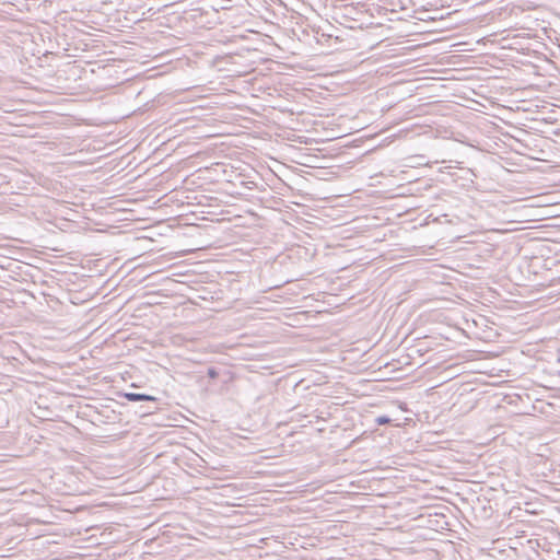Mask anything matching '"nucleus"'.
I'll return each instance as SVG.
<instances>
[{
	"mask_svg": "<svg viewBox=\"0 0 560 560\" xmlns=\"http://www.w3.org/2000/svg\"><path fill=\"white\" fill-rule=\"evenodd\" d=\"M124 397L129 401H140V400H148L153 401L155 400V397L145 395V394H136V393H126L124 394Z\"/></svg>",
	"mask_w": 560,
	"mask_h": 560,
	"instance_id": "nucleus-1",
	"label": "nucleus"
},
{
	"mask_svg": "<svg viewBox=\"0 0 560 560\" xmlns=\"http://www.w3.org/2000/svg\"><path fill=\"white\" fill-rule=\"evenodd\" d=\"M389 422H390V419H389V418H387V417H385V416L378 417V418L376 419V423H377V424H380V425H382V424H387V423H389Z\"/></svg>",
	"mask_w": 560,
	"mask_h": 560,
	"instance_id": "nucleus-2",
	"label": "nucleus"
}]
</instances>
